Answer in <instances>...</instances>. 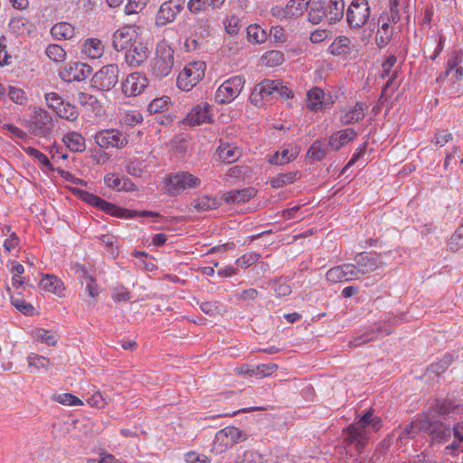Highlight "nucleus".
Here are the masks:
<instances>
[{
  "mask_svg": "<svg viewBox=\"0 0 463 463\" xmlns=\"http://www.w3.org/2000/svg\"><path fill=\"white\" fill-rule=\"evenodd\" d=\"M373 418V411L371 409L365 412L357 422L349 425L343 433V442L345 449L354 446L357 453H362L368 443L370 432L367 428Z\"/></svg>",
  "mask_w": 463,
  "mask_h": 463,
  "instance_id": "f257e3e1",
  "label": "nucleus"
},
{
  "mask_svg": "<svg viewBox=\"0 0 463 463\" xmlns=\"http://www.w3.org/2000/svg\"><path fill=\"white\" fill-rule=\"evenodd\" d=\"M81 198L85 202H87L89 204L96 206L99 209L104 211L105 213H107L110 215L116 216V217H119V218L130 219V218H134L137 215L143 216V217L144 216H156V217L159 216L158 213H154V212L143 211V212L137 213V211H132V210H128L126 208L118 207L115 204L110 203L103 200L102 198H100L93 194L88 193V192H82Z\"/></svg>",
  "mask_w": 463,
  "mask_h": 463,
  "instance_id": "f03ea898",
  "label": "nucleus"
},
{
  "mask_svg": "<svg viewBox=\"0 0 463 463\" xmlns=\"http://www.w3.org/2000/svg\"><path fill=\"white\" fill-rule=\"evenodd\" d=\"M175 52L165 43H159L156 48V54L151 61L153 75L158 79L167 77L175 66Z\"/></svg>",
  "mask_w": 463,
  "mask_h": 463,
  "instance_id": "7ed1b4c3",
  "label": "nucleus"
},
{
  "mask_svg": "<svg viewBox=\"0 0 463 463\" xmlns=\"http://www.w3.org/2000/svg\"><path fill=\"white\" fill-rule=\"evenodd\" d=\"M205 64L203 61L189 63L178 74L176 84L184 91L191 90L204 77Z\"/></svg>",
  "mask_w": 463,
  "mask_h": 463,
  "instance_id": "20e7f679",
  "label": "nucleus"
},
{
  "mask_svg": "<svg viewBox=\"0 0 463 463\" xmlns=\"http://www.w3.org/2000/svg\"><path fill=\"white\" fill-rule=\"evenodd\" d=\"M119 69L116 64H108L100 68L91 78L92 88L100 91L112 90L118 81Z\"/></svg>",
  "mask_w": 463,
  "mask_h": 463,
  "instance_id": "39448f33",
  "label": "nucleus"
},
{
  "mask_svg": "<svg viewBox=\"0 0 463 463\" xmlns=\"http://www.w3.org/2000/svg\"><path fill=\"white\" fill-rule=\"evenodd\" d=\"M257 93L260 96L262 99H268L270 96L277 94L278 96L285 99H289L293 97L292 91L288 88V86L284 85L281 80H265L260 84H258L251 94L250 100L253 101L255 99V96Z\"/></svg>",
  "mask_w": 463,
  "mask_h": 463,
  "instance_id": "423d86ee",
  "label": "nucleus"
},
{
  "mask_svg": "<svg viewBox=\"0 0 463 463\" xmlns=\"http://www.w3.org/2000/svg\"><path fill=\"white\" fill-rule=\"evenodd\" d=\"M245 80L241 76H234L226 80L217 90L215 99L222 104L230 103L241 92Z\"/></svg>",
  "mask_w": 463,
  "mask_h": 463,
  "instance_id": "0eeeda50",
  "label": "nucleus"
},
{
  "mask_svg": "<svg viewBox=\"0 0 463 463\" xmlns=\"http://www.w3.org/2000/svg\"><path fill=\"white\" fill-rule=\"evenodd\" d=\"M200 184V179L188 172L169 175L165 184L170 195H176L188 188H194Z\"/></svg>",
  "mask_w": 463,
  "mask_h": 463,
  "instance_id": "6e6552de",
  "label": "nucleus"
},
{
  "mask_svg": "<svg viewBox=\"0 0 463 463\" xmlns=\"http://www.w3.org/2000/svg\"><path fill=\"white\" fill-rule=\"evenodd\" d=\"M370 7L367 0H353L346 11V19L351 28H361L368 21Z\"/></svg>",
  "mask_w": 463,
  "mask_h": 463,
  "instance_id": "1a4fd4ad",
  "label": "nucleus"
},
{
  "mask_svg": "<svg viewBox=\"0 0 463 463\" xmlns=\"http://www.w3.org/2000/svg\"><path fill=\"white\" fill-rule=\"evenodd\" d=\"M246 439L247 435L241 430L236 427L229 426L217 431L214 438V445L219 446L220 450L223 451L234 444Z\"/></svg>",
  "mask_w": 463,
  "mask_h": 463,
  "instance_id": "9d476101",
  "label": "nucleus"
},
{
  "mask_svg": "<svg viewBox=\"0 0 463 463\" xmlns=\"http://www.w3.org/2000/svg\"><path fill=\"white\" fill-rule=\"evenodd\" d=\"M91 72V67L82 62H73L67 64L60 71V78L67 82L82 81Z\"/></svg>",
  "mask_w": 463,
  "mask_h": 463,
  "instance_id": "9b49d317",
  "label": "nucleus"
},
{
  "mask_svg": "<svg viewBox=\"0 0 463 463\" xmlns=\"http://www.w3.org/2000/svg\"><path fill=\"white\" fill-rule=\"evenodd\" d=\"M95 142L102 148L109 146L121 148L128 144V140L122 133L117 129H107L95 135Z\"/></svg>",
  "mask_w": 463,
  "mask_h": 463,
  "instance_id": "f8f14e48",
  "label": "nucleus"
},
{
  "mask_svg": "<svg viewBox=\"0 0 463 463\" xmlns=\"http://www.w3.org/2000/svg\"><path fill=\"white\" fill-rule=\"evenodd\" d=\"M148 57L147 47L140 41L137 39L131 43V45L126 50L125 60L130 66H139Z\"/></svg>",
  "mask_w": 463,
  "mask_h": 463,
  "instance_id": "ddd939ff",
  "label": "nucleus"
},
{
  "mask_svg": "<svg viewBox=\"0 0 463 463\" xmlns=\"http://www.w3.org/2000/svg\"><path fill=\"white\" fill-rule=\"evenodd\" d=\"M147 86L146 76L134 72L129 74L122 82V91L127 96H137L140 94Z\"/></svg>",
  "mask_w": 463,
  "mask_h": 463,
  "instance_id": "4468645a",
  "label": "nucleus"
},
{
  "mask_svg": "<svg viewBox=\"0 0 463 463\" xmlns=\"http://www.w3.org/2000/svg\"><path fill=\"white\" fill-rule=\"evenodd\" d=\"M137 39V33L133 27L125 26L113 34L112 45L117 52L127 50Z\"/></svg>",
  "mask_w": 463,
  "mask_h": 463,
  "instance_id": "2eb2a0df",
  "label": "nucleus"
},
{
  "mask_svg": "<svg viewBox=\"0 0 463 463\" xmlns=\"http://www.w3.org/2000/svg\"><path fill=\"white\" fill-rule=\"evenodd\" d=\"M52 118L48 111L43 109H36L33 112L30 128L36 135H44L50 131Z\"/></svg>",
  "mask_w": 463,
  "mask_h": 463,
  "instance_id": "dca6fc26",
  "label": "nucleus"
},
{
  "mask_svg": "<svg viewBox=\"0 0 463 463\" xmlns=\"http://www.w3.org/2000/svg\"><path fill=\"white\" fill-rule=\"evenodd\" d=\"M354 260L357 264L363 277L383 267V262H381L378 258L372 253H358L354 257Z\"/></svg>",
  "mask_w": 463,
  "mask_h": 463,
  "instance_id": "f3484780",
  "label": "nucleus"
},
{
  "mask_svg": "<svg viewBox=\"0 0 463 463\" xmlns=\"http://www.w3.org/2000/svg\"><path fill=\"white\" fill-rule=\"evenodd\" d=\"M211 106L206 102H202L195 106L187 115L185 122L189 126H199L203 123H210L212 116L210 114Z\"/></svg>",
  "mask_w": 463,
  "mask_h": 463,
  "instance_id": "a211bd4d",
  "label": "nucleus"
},
{
  "mask_svg": "<svg viewBox=\"0 0 463 463\" xmlns=\"http://www.w3.org/2000/svg\"><path fill=\"white\" fill-rule=\"evenodd\" d=\"M220 159L225 164H232L241 156V149L233 144L222 142L217 148Z\"/></svg>",
  "mask_w": 463,
  "mask_h": 463,
  "instance_id": "6ab92c4d",
  "label": "nucleus"
},
{
  "mask_svg": "<svg viewBox=\"0 0 463 463\" xmlns=\"http://www.w3.org/2000/svg\"><path fill=\"white\" fill-rule=\"evenodd\" d=\"M257 194L253 187H246L241 190H232L223 194V200L227 203H240L249 201Z\"/></svg>",
  "mask_w": 463,
  "mask_h": 463,
  "instance_id": "aec40b11",
  "label": "nucleus"
},
{
  "mask_svg": "<svg viewBox=\"0 0 463 463\" xmlns=\"http://www.w3.org/2000/svg\"><path fill=\"white\" fill-rule=\"evenodd\" d=\"M356 135V132L353 128H347L334 133L328 140V146L333 150H339L345 144L354 139Z\"/></svg>",
  "mask_w": 463,
  "mask_h": 463,
  "instance_id": "412c9836",
  "label": "nucleus"
},
{
  "mask_svg": "<svg viewBox=\"0 0 463 463\" xmlns=\"http://www.w3.org/2000/svg\"><path fill=\"white\" fill-rule=\"evenodd\" d=\"M307 107L313 111H317L329 104L325 99L324 90L318 87H315L307 92Z\"/></svg>",
  "mask_w": 463,
  "mask_h": 463,
  "instance_id": "4be33fe9",
  "label": "nucleus"
},
{
  "mask_svg": "<svg viewBox=\"0 0 463 463\" xmlns=\"http://www.w3.org/2000/svg\"><path fill=\"white\" fill-rule=\"evenodd\" d=\"M431 408L437 415L442 416L446 420V416L449 417L451 415L452 418L454 417L458 410V405L450 400H436L431 404Z\"/></svg>",
  "mask_w": 463,
  "mask_h": 463,
  "instance_id": "5701e85b",
  "label": "nucleus"
},
{
  "mask_svg": "<svg viewBox=\"0 0 463 463\" xmlns=\"http://www.w3.org/2000/svg\"><path fill=\"white\" fill-rule=\"evenodd\" d=\"M452 363V356L445 354L439 362L431 364L426 371L425 377L434 379L444 373Z\"/></svg>",
  "mask_w": 463,
  "mask_h": 463,
  "instance_id": "b1692460",
  "label": "nucleus"
},
{
  "mask_svg": "<svg viewBox=\"0 0 463 463\" xmlns=\"http://www.w3.org/2000/svg\"><path fill=\"white\" fill-rule=\"evenodd\" d=\"M326 10L330 23L340 21L344 16L345 1L328 0L326 1Z\"/></svg>",
  "mask_w": 463,
  "mask_h": 463,
  "instance_id": "393cba45",
  "label": "nucleus"
},
{
  "mask_svg": "<svg viewBox=\"0 0 463 463\" xmlns=\"http://www.w3.org/2000/svg\"><path fill=\"white\" fill-rule=\"evenodd\" d=\"M40 287L49 292L61 296L64 290L63 283L53 275H46L40 281Z\"/></svg>",
  "mask_w": 463,
  "mask_h": 463,
  "instance_id": "a878e982",
  "label": "nucleus"
},
{
  "mask_svg": "<svg viewBox=\"0 0 463 463\" xmlns=\"http://www.w3.org/2000/svg\"><path fill=\"white\" fill-rule=\"evenodd\" d=\"M324 18H327L326 10V0L315 1L311 5V8L308 14V20L313 24H319Z\"/></svg>",
  "mask_w": 463,
  "mask_h": 463,
  "instance_id": "bb28decb",
  "label": "nucleus"
},
{
  "mask_svg": "<svg viewBox=\"0 0 463 463\" xmlns=\"http://www.w3.org/2000/svg\"><path fill=\"white\" fill-rule=\"evenodd\" d=\"M380 21H383V24L375 34V43L379 48H383L388 44V43L392 39V28L384 20L383 15H381V17L379 18V22Z\"/></svg>",
  "mask_w": 463,
  "mask_h": 463,
  "instance_id": "cd10ccee",
  "label": "nucleus"
},
{
  "mask_svg": "<svg viewBox=\"0 0 463 463\" xmlns=\"http://www.w3.org/2000/svg\"><path fill=\"white\" fill-rule=\"evenodd\" d=\"M62 140L66 146L72 152H82L85 150V140L82 136L77 132L65 135Z\"/></svg>",
  "mask_w": 463,
  "mask_h": 463,
  "instance_id": "c85d7f7f",
  "label": "nucleus"
},
{
  "mask_svg": "<svg viewBox=\"0 0 463 463\" xmlns=\"http://www.w3.org/2000/svg\"><path fill=\"white\" fill-rule=\"evenodd\" d=\"M364 118V106L363 103H356L354 108L341 116L343 125H350L362 120Z\"/></svg>",
  "mask_w": 463,
  "mask_h": 463,
  "instance_id": "c756f323",
  "label": "nucleus"
},
{
  "mask_svg": "<svg viewBox=\"0 0 463 463\" xmlns=\"http://www.w3.org/2000/svg\"><path fill=\"white\" fill-rule=\"evenodd\" d=\"M298 155V149L285 148L280 153L277 152L271 156L269 159V163L271 165H283L295 159Z\"/></svg>",
  "mask_w": 463,
  "mask_h": 463,
  "instance_id": "7c9ffc66",
  "label": "nucleus"
},
{
  "mask_svg": "<svg viewBox=\"0 0 463 463\" xmlns=\"http://www.w3.org/2000/svg\"><path fill=\"white\" fill-rule=\"evenodd\" d=\"M51 33L58 40H68L74 35V27L69 23H59L51 29Z\"/></svg>",
  "mask_w": 463,
  "mask_h": 463,
  "instance_id": "2f4dec72",
  "label": "nucleus"
},
{
  "mask_svg": "<svg viewBox=\"0 0 463 463\" xmlns=\"http://www.w3.org/2000/svg\"><path fill=\"white\" fill-rule=\"evenodd\" d=\"M178 14L177 9L175 10L167 2H165L161 5L156 15L157 24H165L170 23L175 20Z\"/></svg>",
  "mask_w": 463,
  "mask_h": 463,
  "instance_id": "473e14b6",
  "label": "nucleus"
},
{
  "mask_svg": "<svg viewBox=\"0 0 463 463\" xmlns=\"http://www.w3.org/2000/svg\"><path fill=\"white\" fill-rule=\"evenodd\" d=\"M451 433L452 429H450L447 424L437 420L430 437L438 442H446L450 438Z\"/></svg>",
  "mask_w": 463,
  "mask_h": 463,
  "instance_id": "72a5a7b5",
  "label": "nucleus"
},
{
  "mask_svg": "<svg viewBox=\"0 0 463 463\" xmlns=\"http://www.w3.org/2000/svg\"><path fill=\"white\" fill-rule=\"evenodd\" d=\"M83 52L91 59L99 58L103 52L101 42L98 39H88L84 43Z\"/></svg>",
  "mask_w": 463,
  "mask_h": 463,
  "instance_id": "f704fd0d",
  "label": "nucleus"
},
{
  "mask_svg": "<svg viewBox=\"0 0 463 463\" xmlns=\"http://www.w3.org/2000/svg\"><path fill=\"white\" fill-rule=\"evenodd\" d=\"M436 420L430 419L429 415L423 416L422 418L412 421V429H416V432L420 431L427 432L430 436L434 429Z\"/></svg>",
  "mask_w": 463,
  "mask_h": 463,
  "instance_id": "c9c22d12",
  "label": "nucleus"
},
{
  "mask_svg": "<svg viewBox=\"0 0 463 463\" xmlns=\"http://www.w3.org/2000/svg\"><path fill=\"white\" fill-rule=\"evenodd\" d=\"M298 172H288L279 174L277 176L270 179L269 183L273 188H279L287 184H291L298 179Z\"/></svg>",
  "mask_w": 463,
  "mask_h": 463,
  "instance_id": "e433bc0d",
  "label": "nucleus"
},
{
  "mask_svg": "<svg viewBox=\"0 0 463 463\" xmlns=\"http://www.w3.org/2000/svg\"><path fill=\"white\" fill-rule=\"evenodd\" d=\"M56 114L63 119L69 120V121H74L77 119L79 116V112L75 106L70 104V103H63L61 107H59L55 110Z\"/></svg>",
  "mask_w": 463,
  "mask_h": 463,
  "instance_id": "4c0bfd02",
  "label": "nucleus"
},
{
  "mask_svg": "<svg viewBox=\"0 0 463 463\" xmlns=\"http://www.w3.org/2000/svg\"><path fill=\"white\" fill-rule=\"evenodd\" d=\"M328 146V142L326 143L324 140H317L310 146L308 155L316 160H322L326 155Z\"/></svg>",
  "mask_w": 463,
  "mask_h": 463,
  "instance_id": "58836bf2",
  "label": "nucleus"
},
{
  "mask_svg": "<svg viewBox=\"0 0 463 463\" xmlns=\"http://www.w3.org/2000/svg\"><path fill=\"white\" fill-rule=\"evenodd\" d=\"M262 459L261 454L254 449L244 450L238 453L235 458V463H260Z\"/></svg>",
  "mask_w": 463,
  "mask_h": 463,
  "instance_id": "ea45409f",
  "label": "nucleus"
},
{
  "mask_svg": "<svg viewBox=\"0 0 463 463\" xmlns=\"http://www.w3.org/2000/svg\"><path fill=\"white\" fill-rule=\"evenodd\" d=\"M247 33L250 41L261 43L267 39L266 32L258 24H250L247 28Z\"/></svg>",
  "mask_w": 463,
  "mask_h": 463,
  "instance_id": "a19ab883",
  "label": "nucleus"
},
{
  "mask_svg": "<svg viewBox=\"0 0 463 463\" xmlns=\"http://www.w3.org/2000/svg\"><path fill=\"white\" fill-rule=\"evenodd\" d=\"M455 440L446 447V449L455 451L459 448V443L463 442V421L458 422L452 428Z\"/></svg>",
  "mask_w": 463,
  "mask_h": 463,
  "instance_id": "79ce46f5",
  "label": "nucleus"
},
{
  "mask_svg": "<svg viewBox=\"0 0 463 463\" xmlns=\"http://www.w3.org/2000/svg\"><path fill=\"white\" fill-rule=\"evenodd\" d=\"M194 207L198 211H207L210 209H215L219 206V203L215 198H210L208 196H203L199 198L196 202L193 203Z\"/></svg>",
  "mask_w": 463,
  "mask_h": 463,
  "instance_id": "37998d69",
  "label": "nucleus"
},
{
  "mask_svg": "<svg viewBox=\"0 0 463 463\" xmlns=\"http://www.w3.org/2000/svg\"><path fill=\"white\" fill-rule=\"evenodd\" d=\"M45 52L46 55L55 62L64 61L66 56L65 51L58 44H50Z\"/></svg>",
  "mask_w": 463,
  "mask_h": 463,
  "instance_id": "c03bdc74",
  "label": "nucleus"
},
{
  "mask_svg": "<svg viewBox=\"0 0 463 463\" xmlns=\"http://www.w3.org/2000/svg\"><path fill=\"white\" fill-rule=\"evenodd\" d=\"M326 279L333 283L345 281L344 265L330 269L326 274Z\"/></svg>",
  "mask_w": 463,
  "mask_h": 463,
  "instance_id": "a18cd8bd",
  "label": "nucleus"
},
{
  "mask_svg": "<svg viewBox=\"0 0 463 463\" xmlns=\"http://www.w3.org/2000/svg\"><path fill=\"white\" fill-rule=\"evenodd\" d=\"M350 40L347 37H339L331 45L333 54H342L347 52Z\"/></svg>",
  "mask_w": 463,
  "mask_h": 463,
  "instance_id": "49530a36",
  "label": "nucleus"
},
{
  "mask_svg": "<svg viewBox=\"0 0 463 463\" xmlns=\"http://www.w3.org/2000/svg\"><path fill=\"white\" fill-rule=\"evenodd\" d=\"M170 102V98L168 97H162L153 99L148 107L147 110L150 113H158L160 111H163Z\"/></svg>",
  "mask_w": 463,
  "mask_h": 463,
  "instance_id": "de8ad7c7",
  "label": "nucleus"
},
{
  "mask_svg": "<svg viewBox=\"0 0 463 463\" xmlns=\"http://www.w3.org/2000/svg\"><path fill=\"white\" fill-rule=\"evenodd\" d=\"M35 338L38 341L45 343L46 345L51 346H54L57 344L56 335L44 329H38L35 332Z\"/></svg>",
  "mask_w": 463,
  "mask_h": 463,
  "instance_id": "09e8293b",
  "label": "nucleus"
},
{
  "mask_svg": "<svg viewBox=\"0 0 463 463\" xmlns=\"http://www.w3.org/2000/svg\"><path fill=\"white\" fill-rule=\"evenodd\" d=\"M28 364L30 366H34L36 369H45L48 370L50 361L48 358L44 356H41L35 354H31L28 357Z\"/></svg>",
  "mask_w": 463,
  "mask_h": 463,
  "instance_id": "8fccbe9b",
  "label": "nucleus"
},
{
  "mask_svg": "<svg viewBox=\"0 0 463 463\" xmlns=\"http://www.w3.org/2000/svg\"><path fill=\"white\" fill-rule=\"evenodd\" d=\"M263 59L266 61V64L269 66H278L281 64L284 61L283 53L279 51H270L268 52Z\"/></svg>",
  "mask_w": 463,
  "mask_h": 463,
  "instance_id": "3c124183",
  "label": "nucleus"
},
{
  "mask_svg": "<svg viewBox=\"0 0 463 463\" xmlns=\"http://www.w3.org/2000/svg\"><path fill=\"white\" fill-rule=\"evenodd\" d=\"M345 281L360 279L363 276L359 270L357 264L354 262L344 264Z\"/></svg>",
  "mask_w": 463,
  "mask_h": 463,
  "instance_id": "603ef678",
  "label": "nucleus"
},
{
  "mask_svg": "<svg viewBox=\"0 0 463 463\" xmlns=\"http://www.w3.org/2000/svg\"><path fill=\"white\" fill-rule=\"evenodd\" d=\"M24 151L35 157L38 159V161L43 164V165H45L46 167H48L50 170L52 171H54V168L52 166V165L51 164V162L49 161L48 157L42 152H40L39 150L33 148V147H31V146H28L26 148H24Z\"/></svg>",
  "mask_w": 463,
  "mask_h": 463,
  "instance_id": "864d4df0",
  "label": "nucleus"
},
{
  "mask_svg": "<svg viewBox=\"0 0 463 463\" xmlns=\"http://www.w3.org/2000/svg\"><path fill=\"white\" fill-rule=\"evenodd\" d=\"M130 292L123 285H118L112 288V298L117 302L128 301L130 299Z\"/></svg>",
  "mask_w": 463,
  "mask_h": 463,
  "instance_id": "5fc2aeb1",
  "label": "nucleus"
},
{
  "mask_svg": "<svg viewBox=\"0 0 463 463\" xmlns=\"http://www.w3.org/2000/svg\"><path fill=\"white\" fill-rule=\"evenodd\" d=\"M375 337V333L373 331H368L364 333L361 335L354 337L352 341L349 342V346L351 347H358L365 343H368L373 340Z\"/></svg>",
  "mask_w": 463,
  "mask_h": 463,
  "instance_id": "6e6d98bb",
  "label": "nucleus"
},
{
  "mask_svg": "<svg viewBox=\"0 0 463 463\" xmlns=\"http://www.w3.org/2000/svg\"><path fill=\"white\" fill-rule=\"evenodd\" d=\"M56 401L64 405L79 406L82 405L81 400L72 395L71 393H61L56 396Z\"/></svg>",
  "mask_w": 463,
  "mask_h": 463,
  "instance_id": "4d7b16f0",
  "label": "nucleus"
},
{
  "mask_svg": "<svg viewBox=\"0 0 463 463\" xmlns=\"http://www.w3.org/2000/svg\"><path fill=\"white\" fill-rule=\"evenodd\" d=\"M45 100L47 106L53 111H55L59 107H61L64 103L62 98L55 92H50L45 94Z\"/></svg>",
  "mask_w": 463,
  "mask_h": 463,
  "instance_id": "13d9d810",
  "label": "nucleus"
},
{
  "mask_svg": "<svg viewBox=\"0 0 463 463\" xmlns=\"http://www.w3.org/2000/svg\"><path fill=\"white\" fill-rule=\"evenodd\" d=\"M260 255L257 253H247L239 258L236 263L239 267L246 269L254 264L260 259Z\"/></svg>",
  "mask_w": 463,
  "mask_h": 463,
  "instance_id": "bf43d9fd",
  "label": "nucleus"
},
{
  "mask_svg": "<svg viewBox=\"0 0 463 463\" xmlns=\"http://www.w3.org/2000/svg\"><path fill=\"white\" fill-rule=\"evenodd\" d=\"M149 0H128V4L126 6L128 14H137L142 11Z\"/></svg>",
  "mask_w": 463,
  "mask_h": 463,
  "instance_id": "052dcab7",
  "label": "nucleus"
},
{
  "mask_svg": "<svg viewBox=\"0 0 463 463\" xmlns=\"http://www.w3.org/2000/svg\"><path fill=\"white\" fill-rule=\"evenodd\" d=\"M12 304L16 307L17 310L27 316L32 315L34 310L31 304L22 299L13 298Z\"/></svg>",
  "mask_w": 463,
  "mask_h": 463,
  "instance_id": "680f3d73",
  "label": "nucleus"
},
{
  "mask_svg": "<svg viewBox=\"0 0 463 463\" xmlns=\"http://www.w3.org/2000/svg\"><path fill=\"white\" fill-rule=\"evenodd\" d=\"M209 6L206 0H189L187 8L192 14H198Z\"/></svg>",
  "mask_w": 463,
  "mask_h": 463,
  "instance_id": "e2e57ef3",
  "label": "nucleus"
},
{
  "mask_svg": "<svg viewBox=\"0 0 463 463\" xmlns=\"http://www.w3.org/2000/svg\"><path fill=\"white\" fill-rule=\"evenodd\" d=\"M274 290L279 296H288L291 293L290 286L282 279L275 281Z\"/></svg>",
  "mask_w": 463,
  "mask_h": 463,
  "instance_id": "0e129e2a",
  "label": "nucleus"
},
{
  "mask_svg": "<svg viewBox=\"0 0 463 463\" xmlns=\"http://www.w3.org/2000/svg\"><path fill=\"white\" fill-rule=\"evenodd\" d=\"M278 369L276 364H263L256 367V375L260 374L261 377L270 375Z\"/></svg>",
  "mask_w": 463,
  "mask_h": 463,
  "instance_id": "69168bd1",
  "label": "nucleus"
},
{
  "mask_svg": "<svg viewBox=\"0 0 463 463\" xmlns=\"http://www.w3.org/2000/svg\"><path fill=\"white\" fill-rule=\"evenodd\" d=\"M87 402L91 406L98 409L104 408L107 404L106 400L103 398L99 392H96L91 397L87 400Z\"/></svg>",
  "mask_w": 463,
  "mask_h": 463,
  "instance_id": "338daca9",
  "label": "nucleus"
},
{
  "mask_svg": "<svg viewBox=\"0 0 463 463\" xmlns=\"http://www.w3.org/2000/svg\"><path fill=\"white\" fill-rule=\"evenodd\" d=\"M462 246L463 236H461L459 232H454L448 243L449 250L455 252Z\"/></svg>",
  "mask_w": 463,
  "mask_h": 463,
  "instance_id": "774afa93",
  "label": "nucleus"
}]
</instances>
